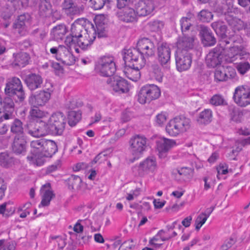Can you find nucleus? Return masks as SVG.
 Returning <instances> with one entry per match:
<instances>
[{
	"mask_svg": "<svg viewBox=\"0 0 250 250\" xmlns=\"http://www.w3.org/2000/svg\"><path fill=\"white\" fill-rule=\"evenodd\" d=\"M5 97L2 99L6 113L4 119H14V103L22 102L25 98V92L20 79L13 77L7 80L4 88Z\"/></svg>",
	"mask_w": 250,
	"mask_h": 250,
	"instance_id": "f257e3e1",
	"label": "nucleus"
},
{
	"mask_svg": "<svg viewBox=\"0 0 250 250\" xmlns=\"http://www.w3.org/2000/svg\"><path fill=\"white\" fill-rule=\"evenodd\" d=\"M30 146L35 156H28L27 159L37 166L43 165L45 158H51L58 151L56 143L45 139L33 140L31 142Z\"/></svg>",
	"mask_w": 250,
	"mask_h": 250,
	"instance_id": "f03ea898",
	"label": "nucleus"
},
{
	"mask_svg": "<svg viewBox=\"0 0 250 250\" xmlns=\"http://www.w3.org/2000/svg\"><path fill=\"white\" fill-rule=\"evenodd\" d=\"M248 53L242 45L233 46L228 50L226 56V62L236 65L237 71L241 74H245L250 69V64L248 62H239L245 60L248 56Z\"/></svg>",
	"mask_w": 250,
	"mask_h": 250,
	"instance_id": "7ed1b4c3",
	"label": "nucleus"
},
{
	"mask_svg": "<svg viewBox=\"0 0 250 250\" xmlns=\"http://www.w3.org/2000/svg\"><path fill=\"white\" fill-rule=\"evenodd\" d=\"M190 122V119L184 116H176L167 125L166 132L171 136H177L189 129Z\"/></svg>",
	"mask_w": 250,
	"mask_h": 250,
	"instance_id": "20e7f679",
	"label": "nucleus"
},
{
	"mask_svg": "<svg viewBox=\"0 0 250 250\" xmlns=\"http://www.w3.org/2000/svg\"><path fill=\"white\" fill-rule=\"evenodd\" d=\"M95 70L101 76H112L116 71L114 58L111 56H106L100 57L96 62Z\"/></svg>",
	"mask_w": 250,
	"mask_h": 250,
	"instance_id": "39448f33",
	"label": "nucleus"
},
{
	"mask_svg": "<svg viewBox=\"0 0 250 250\" xmlns=\"http://www.w3.org/2000/svg\"><path fill=\"white\" fill-rule=\"evenodd\" d=\"M160 95V89L157 85L146 84L140 90L138 94V101L141 104L149 103L158 99Z\"/></svg>",
	"mask_w": 250,
	"mask_h": 250,
	"instance_id": "423d86ee",
	"label": "nucleus"
},
{
	"mask_svg": "<svg viewBox=\"0 0 250 250\" xmlns=\"http://www.w3.org/2000/svg\"><path fill=\"white\" fill-rule=\"evenodd\" d=\"M123 59L125 64L136 65L137 68H143L146 64V60L143 58L138 48L125 50Z\"/></svg>",
	"mask_w": 250,
	"mask_h": 250,
	"instance_id": "0eeeda50",
	"label": "nucleus"
},
{
	"mask_svg": "<svg viewBox=\"0 0 250 250\" xmlns=\"http://www.w3.org/2000/svg\"><path fill=\"white\" fill-rule=\"evenodd\" d=\"M51 128L52 134L61 135L62 134L66 119L63 114L60 112L53 113L48 120Z\"/></svg>",
	"mask_w": 250,
	"mask_h": 250,
	"instance_id": "6e6552de",
	"label": "nucleus"
},
{
	"mask_svg": "<svg viewBox=\"0 0 250 250\" xmlns=\"http://www.w3.org/2000/svg\"><path fill=\"white\" fill-rule=\"evenodd\" d=\"M147 139L143 135H136L129 141L130 151L133 155L138 158L146 147Z\"/></svg>",
	"mask_w": 250,
	"mask_h": 250,
	"instance_id": "1a4fd4ad",
	"label": "nucleus"
},
{
	"mask_svg": "<svg viewBox=\"0 0 250 250\" xmlns=\"http://www.w3.org/2000/svg\"><path fill=\"white\" fill-rule=\"evenodd\" d=\"M175 58L176 67L179 71H185L190 67L192 63V57L189 52L176 51Z\"/></svg>",
	"mask_w": 250,
	"mask_h": 250,
	"instance_id": "9d476101",
	"label": "nucleus"
},
{
	"mask_svg": "<svg viewBox=\"0 0 250 250\" xmlns=\"http://www.w3.org/2000/svg\"><path fill=\"white\" fill-rule=\"evenodd\" d=\"M233 98L239 106L245 107L250 104V88L248 86H238L235 88Z\"/></svg>",
	"mask_w": 250,
	"mask_h": 250,
	"instance_id": "9b49d317",
	"label": "nucleus"
},
{
	"mask_svg": "<svg viewBox=\"0 0 250 250\" xmlns=\"http://www.w3.org/2000/svg\"><path fill=\"white\" fill-rule=\"evenodd\" d=\"M87 25L89 30L82 37L77 38L76 41V44L83 50L88 49L96 38V31L93 24L88 23Z\"/></svg>",
	"mask_w": 250,
	"mask_h": 250,
	"instance_id": "f8f14e48",
	"label": "nucleus"
},
{
	"mask_svg": "<svg viewBox=\"0 0 250 250\" xmlns=\"http://www.w3.org/2000/svg\"><path fill=\"white\" fill-rule=\"evenodd\" d=\"M51 98V92L47 89V90H41L38 92L32 93L30 95L28 102L30 104L35 107L43 106L49 101Z\"/></svg>",
	"mask_w": 250,
	"mask_h": 250,
	"instance_id": "ddd939ff",
	"label": "nucleus"
},
{
	"mask_svg": "<svg viewBox=\"0 0 250 250\" xmlns=\"http://www.w3.org/2000/svg\"><path fill=\"white\" fill-rule=\"evenodd\" d=\"M137 47L146 60L155 55V46L154 43L148 38H144L139 40L137 42Z\"/></svg>",
	"mask_w": 250,
	"mask_h": 250,
	"instance_id": "4468645a",
	"label": "nucleus"
},
{
	"mask_svg": "<svg viewBox=\"0 0 250 250\" xmlns=\"http://www.w3.org/2000/svg\"><path fill=\"white\" fill-rule=\"evenodd\" d=\"M156 167L155 159L153 157H149L141 163L138 166L133 168V171L139 176H143L149 172L153 171Z\"/></svg>",
	"mask_w": 250,
	"mask_h": 250,
	"instance_id": "2eb2a0df",
	"label": "nucleus"
},
{
	"mask_svg": "<svg viewBox=\"0 0 250 250\" xmlns=\"http://www.w3.org/2000/svg\"><path fill=\"white\" fill-rule=\"evenodd\" d=\"M224 48L217 46L212 49L207 55L206 62L208 66L215 67L220 65L222 62V53Z\"/></svg>",
	"mask_w": 250,
	"mask_h": 250,
	"instance_id": "dca6fc26",
	"label": "nucleus"
},
{
	"mask_svg": "<svg viewBox=\"0 0 250 250\" xmlns=\"http://www.w3.org/2000/svg\"><path fill=\"white\" fill-rule=\"evenodd\" d=\"M88 23L91 22L86 21L84 19H79L76 20L71 25L70 30V35L73 36L74 39L82 37V36L84 35L86 32L89 30L87 27Z\"/></svg>",
	"mask_w": 250,
	"mask_h": 250,
	"instance_id": "f3484780",
	"label": "nucleus"
},
{
	"mask_svg": "<svg viewBox=\"0 0 250 250\" xmlns=\"http://www.w3.org/2000/svg\"><path fill=\"white\" fill-rule=\"evenodd\" d=\"M110 85L113 91L119 94L125 93L129 91V84L125 79L121 77L109 79L106 81Z\"/></svg>",
	"mask_w": 250,
	"mask_h": 250,
	"instance_id": "a211bd4d",
	"label": "nucleus"
},
{
	"mask_svg": "<svg viewBox=\"0 0 250 250\" xmlns=\"http://www.w3.org/2000/svg\"><path fill=\"white\" fill-rule=\"evenodd\" d=\"M137 16L145 17L150 14L154 9V5L150 0H140L135 5Z\"/></svg>",
	"mask_w": 250,
	"mask_h": 250,
	"instance_id": "6ab92c4d",
	"label": "nucleus"
},
{
	"mask_svg": "<svg viewBox=\"0 0 250 250\" xmlns=\"http://www.w3.org/2000/svg\"><path fill=\"white\" fill-rule=\"evenodd\" d=\"M26 138L24 135H16L12 144L13 152L17 155H24L27 149Z\"/></svg>",
	"mask_w": 250,
	"mask_h": 250,
	"instance_id": "aec40b11",
	"label": "nucleus"
},
{
	"mask_svg": "<svg viewBox=\"0 0 250 250\" xmlns=\"http://www.w3.org/2000/svg\"><path fill=\"white\" fill-rule=\"evenodd\" d=\"M24 81L28 89L31 91H34L41 88L43 79L39 74L31 73L25 77Z\"/></svg>",
	"mask_w": 250,
	"mask_h": 250,
	"instance_id": "412c9836",
	"label": "nucleus"
},
{
	"mask_svg": "<svg viewBox=\"0 0 250 250\" xmlns=\"http://www.w3.org/2000/svg\"><path fill=\"white\" fill-rule=\"evenodd\" d=\"M116 16L120 20L125 22H133L137 21L136 10L131 7L118 10Z\"/></svg>",
	"mask_w": 250,
	"mask_h": 250,
	"instance_id": "4be33fe9",
	"label": "nucleus"
},
{
	"mask_svg": "<svg viewBox=\"0 0 250 250\" xmlns=\"http://www.w3.org/2000/svg\"><path fill=\"white\" fill-rule=\"evenodd\" d=\"M156 143L157 149L161 157L176 145L175 140L166 138H159L156 141Z\"/></svg>",
	"mask_w": 250,
	"mask_h": 250,
	"instance_id": "5701e85b",
	"label": "nucleus"
},
{
	"mask_svg": "<svg viewBox=\"0 0 250 250\" xmlns=\"http://www.w3.org/2000/svg\"><path fill=\"white\" fill-rule=\"evenodd\" d=\"M158 60L163 66L167 64L170 59L171 51L169 46L166 43H163L157 48Z\"/></svg>",
	"mask_w": 250,
	"mask_h": 250,
	"instance_id": "b1692460",
	"label": "nucleus"
},
{
	"mask_svg": "<svg viewBox=\"0 0 250 250\" xmlns=\"http://www.w3.org/2000/svg\"><path fill=\"white\" fill-rule=\"evenodd\" d=\"M234 0H218L216 11L222 14L235 13Z\"/></svg>",
	"mask_w": 250,
	"mask_h": 250,
	"instance_id": "393cba45",
	"label": "nucleus"
},
{
	"mask_svg": "<svg viewBox=\"0 0 250 250\" xmlns=\"http://www.w3.org/2000/svg\"><path fill=\"white\" fill-rule=\"evenodd\" d=\"M194 37L184 35L180 37L177 42V48L176 51H188L192 49Z\"/></svg>",
	"mask_w": 250,
	"mask_h": 250,
	"instance_id": "a878e982",
	"label": "nucleus"
},
{
	"mask_svg": "<svg viewBox=\"0 0 250 250\" xmlns=\"http://www.w3.org/2000/svg\"><path fill=\"white\" fill-rule=\"evenodd\" d=\"M200 34L202 35V42L205 46H212L216 43L215 38L208 27L201 26Z\"/></svg>",
	"mask_w": 250,
	"mask_h": 250,
	"instance_id": "bb28decb",
	"label": "nucleus"
},
{
	"mask_svg": "<svg viewBox=\"0 0 250 250\" xmlns=\"http://www.w3.org/2000/svg\"><path fill=\"white\" fill-rule=\"evenodd\" d=\"M13 58L14 60L12 62L11 65L14 67H22L28 63L30 57L28 54L26 53L19 52L16 54L14 53L13 54Z\"/></svg>",
	"mask_w": 250,
	"mask_h": 250,
	"instance_id": "cd10ccee",
	"label": "nucleus"
},
{
	"mask_svg": "<svg viewBox=\"0 0 250 250\" xmlns=\"http://www.w3.org/2000/svg\"><path fill=\"white\" fill-rule=\"evenodd\" d=\"M50 184H45L42 186L41 191L43 193L41 205L42 206H48L52 199L55 197L53 192L50 189Z\"/></svg>",
	"mask_w": 250,
	"mask_h": 250,
	"instance_id": "c85d7f7f",
	"label": "nucleus"
},
{
	"mask_svg": "<svg viewBox=\"0 0 250 250\" xmlns=\"http://www.w3.org/2000/svg\"><path fill=\"white\" fill-rule=\"evenodd\" d=\"M128 67L125 68V73L126 76L130 80L136 82L141 77L140 69L142 68H137L136 65H131V64H125Z\"/></svg>",
	"mask_w": 250,
	"mask_h": 250,
	"instance_id": "c756f323",
	"label": "nucleus"
},
{
	"mask_svg": "<svg viewBox=\"0 0 250 250\" xmlns=\"http://www.w3.org/2000/svg\"><path fill=\"white\" fill-rule=\"evenodd\" d=\"M58 60L62 62L67 65H71L74 63L75 59L74 56L70 52L69 49L64 46L61 54H60Z\"/></svg>",
	"mask_w": 250,
	"mask_h": 250,
	"instance_id": "7c9ffc66",
	"label": "nucleus"
},
{
	"mask_svg": "<svg viewBox=\"0 0 250 250\" xmlns=\"http://www.w3.org/2000/svg\"><path fill=\"white\" fill-rule=\"evenodd\" d=\"M177 173L176 174V177L181 182H186L189 181L192 177L193 171L190 168L188 167H181L177 169Z\"/></svg>",
	"mask_w": 250,
	"mask_h": 250,
	"instance_id": "2f4dec72",
	"label": "nucleus"
},
{
	"mask_svg": "<svg viewBox=\"0 0 250 250\" xmlns=\"http://www.w3.org/2000/svg\"><path fill=\"white\" fill-rule=\"evenodd\" d=\"M212 117L211 110L209 109H205L200 113L197 121L201 124H208L211 121Z\"/></svg>",
	"mask_w": 250,
	"mask_h": 250,
	"instance_id": "473e14b6",
	"label": "nucleus"
},
{
	"mask_svg": "<svg viewBox=\"0 0 250 250\" xmlns=\"http://www.w3.org/2000/svg\"><path fill=\"white\" fill-rule=\"evenodd\" d=\"M66 33V28L64 24L58 25L52 30V34L56 40H62Z\"/></svg>",
	"mask_w": 250,
	"mask_h": 250,
	"instance_id": "72a5a7b5",
	"label": "nucleus"
},
{
	"mask_svg": "<svg viewBox=\"0 0 250 250\" xmlns=\"http://www.w3.org/2000/svg\"><path fill=\"white\" fill-rule=\"evenodd\" d=\"M194 19L193 14L188 13L187 16L183 17L180 20L181 28L182 32H186L189 29L191 25V22Z\"/></svg>",
	"mask_w": 250,
	"mask_h": 250,
	"instance_id": "f704fd0d",
	"label": "nucleus"
},
{
	"mask_svg": "<svg viewBox=\"0 0 250 250\" xmlns=\"http://www.w3.org/2000/svg\"><path fill=\"white\" fill-rule=\"evenodd\" d=\"M38 124L40 137L45 136L48 134H52V129L48 121L47 122L41 121Z\"/></svg>",
	"mask_w": 250,
	"mask_h": 250,
	"instance_id": "c9c22d12",
	"label": "nucleus"
},
{
	"mask_svg": "<svg viewBox=\"0 0 250 250\" xmlns=\"http://www.w3.org/2000/svg\"><path fill=\"white\" fill-rule=\"evenodd\" d=\"M11 131L16 135H24L23 128L22 122L19 119H16L12 123L10 127Z\"/></svg>",
	"mask_w": 250,
	"mask_h": 250,
	"instance_id": "e433bc0d",
	"label": "nucleus"
},
{
	"mask_svg": "<svg viewBox=\"0 0 250 250\" xmlns=\"http://www.w3.org/2000/svg\"><path fill=\"white\" fill-rule=\"evenodd\" d=\"M25 130L31 136L35 137H40L38 124L34 123H30L26 125Z\"/></svg>",
	"mask_w": 250,
	"mask_h": 250,
	"instance_id": "4c0bfd02",
	"label": "nucleus"
},
{
	"mask_svg": "<svg viewBox=\"0 0 250 250\" xmlns=\"http://www.w3.org/2000/svg\"><path fill=\"white\" fill-rule=\"evenodd\" d=\"M13 163V159L7 153L0 154V165L5 167H8Z\"/></svg>",
	"mask_w": 250,
	"mask_h": 250,
	"instance_id": "58836bf2",
	"label": "nucleus"
},
{
	"mask_svg": "<svg viewBox=\"0 0 250 250\" xmlns=\"http://www.w3.org/2000/svg\"><path fill=\"white\" fill-rule=\"evenodd\" d=\"M81 119V114L79 112L71 111L68 114V124L71 126H75Z\"/></svg>",
	"mask_w": 250,
	"mask_h": 250,
	"instance_id": "ea45409f",
	"label": "nucleus"
},
{
	"mask_svg": "<svg viewBox=\"0 0 250 250\" xmlns=\"http://www.w3.org/2000/svg\"><path fill=\"white\" fill-rule=\"evenodd\" d=\"M68 181L69 187H71L72 189H77L80 188L82 179L79 176L72 175L68 178Z\"/></svg>",
	"mask_w": 250,
	"mask_h": 250,
	"instance_id": "a19ab883",
	"label": "nucleus"
},
{
	"mask_svg": "<svg viewBox=\"0 0 250 250\" xmlns=\"http://www.w3.org/2000/svg\"><path fill=\"white\" fill-rule=\"evenodd\" d=\"M29 15L27 14L21 15L14 23L13 27L16 29H21L24 27L25 22L29 19Z\"/></svg>",
	"mask_w": 250,
	"mask_h": 250,
	"instance_id": "79ce46f5",
	"label": "nucleus"
},
{
	"mask_svg": "<svg viewBox=\"0 0 250 250\" xmlns=\"http://www.w3.org/2000/svg\"><path fill=\"white\" fill-rule=\"evenodd\" d=\"M99 17L96 18L95 22L96 27V33L98 34V36L99 38L104 37L106 36V34L105 32V27L104 24H102L98 21Z\"/></svg>",
	"mask_w": 250,
	"mask_h": 250,
	"instance_id": "37998d69",
	"label": "nucleus"
},
{
	"mask_svg": "<svg viewBox=\"0 0 250 250\" xmlns=\"http://www.w3.org/2000/svg\"><path fill=\"white\" fill-rule=\"evenodd\" d=\"M213 15L210 12L203 10L198 15V19L202 22H208L212 18Z\"/></svg>",
	"mask_w": 250,
	"mask_h": 250,
	"instance_id": "c03bdc74",
	"label": "nucleus"
},
{
	"mask_svg": "<svg viewBox=\"0 0 250 250\" xmlns=\"http://www.w3.org/2000/svg\"><path fill=\"white\" fill-rule=\"evenodd\" d=\"M210 104L215 106H219L225 104V101L224 98L220 95H213L209 101Z\"/></svg>",
	"mask_w": 250,
	"mask_h": 250,
	"instance_id": "a18cd8bd",
	"label": "nucleus"
},
{
	"mask_svg": "<svg viewBox=\"0 0 250 250\" xmlns=\"http://www.w3.org/2000/svg\"><path fill=\"white\" fill-rule=\"evenodd\" d=\"M214 78L217 81L223 82L226 80V74L225 73L224 67L217 68L214 72Z\"/></svg>",
	"mask_w": 250,
	"mask_h": 250,
	"instance_id": "49530a36",
	"label": "nucleus"
},
{
	"mask_svg": "<svg viewBox=\"0 0 250 250\" xmlns=\"http://www.w3.org/2000/svg\"><path fill=\"white\" fill-rule=\"evenodd\" d=\"M133 4V0H117V8L121 10L127 8H130V6Z\"/></svg>",
	"mask_w": 250,
	"mask_h": 250,
	"instance_id": "de8ad7c7",
	"label": "nucleus"
},
{
	"mask_svg": "<svg viewBox=\"0 0 250 250\" xmlns=\"http://www.w3.org/2000/svg\"><path fill=\"white\" fill-rule=\"evenodd\" d=\"M243 114L237 109L233 108L230 113L231 119L235 122H241Z\"/></svg>",
	"mask_w": 250,
	"mask_h": 250,
	"instance_id": "09e8293b",
	"label": "nucleus"
},
{
	"mask_svg": "<svg viewBox=\"0 0 250 250\" xmlns=\"http://www.w3.org/2000/svg\"><path fill=\"white\" fill-rule=\"evenodd\" d=\"M4 239L0 240V250H15L16 245L13 242L5 243Z\"/></svg>",
	"mask_w": 250,
	"mask_h": 250,
	"instance_id": "8fccbe9b",
	"label": "nucleus"
},
{
	"mask_svg": "<svg viewBox=\"0 0 250 250\" xmlns=\"http://www.w3.org/2000/svg\"><path fill=\"white\" fill-rule=\"evenodd\" d=\"M46 113L38 107L33 108L30 111V116L35 118H42L46 116Z\"/></svg>",
	"mask_w": 250,
	"mask_h": 250,
	"instance_id": "3c124183",
	"label": "nucleus"
},
{
	"mask_svg": "<svg viewBox=\"0 0 250 250\" xmlns=\"http://www.w3.org/2000/svg\"><path fill=\"white\" fill-rule=\"evenodd\" d=\"M234 13H227L225 19L228 24L231 26H235L238 23L239 20L234 16Z\"/></svg>",
	"mask_w": 250,
	"mask_h": 250,
	"instance_id": "603ef678",
	"label": "nucleus"
},
{
	"mask_svg": "<svg viewBox=\"0 0 250 250\" xmlns=\"http://www.w3.org/2000/svg\"><path fill=\"white\" fill-rule=\"evenodd\" d=\"M38 4L40 10L43 12L49 10L51 7L49 0H38Z\"/></svg>",
	"mask_w": 250,
	"mask_h": 250,
	"instance_id": "864d4df0",
	"label": "nucleus"
},
{
	"mask_svg": "<svg viewBox=\"0 0 250 250\" xmlns=\"http://www.w3.org/2000/svg\"><path fill=\"white\" fill-rule=\"evenodd\" d=\"M149 28L152 31H157L160 29L163 26V23L159 21H150L148 23Z\"/></svg>",
	"mask_w": 250,
	"mask_h": 250,
	"instance_id": "5fc2aeb1",
	"label": "nucleus"
},
{
	"mask_svg": "<svg viewBox=\"0 0 250 250\" xmlns=\"http://www.w3.org/2000/svg\"><path fill=\"white\" fill-rule=\"evenodd\" d=\"M52 242L55 244L57 245L58 248L60 249H62L66 245V242L65 240L60 236H56L52 237Z\"/></svg>",
	"mask_w": 250,
	"mask_h": 250,
	"instance_id": "6e6d98bb",
	"label": "nucleus"
},
{
	"mask_svg": "<svg viewBox=\"0 0 250 250\" xmlns=\"http://www.w3.org/2000/svg\"><path fill=\"white\" fill-rule=\"evenodd\" d=\"M204 214H200L196 219L195 221V229L199 230L202 225L206 222L208 219V216L204 217Z\"/></svg>",
	"mask_w": 250,
	"mask_h": 250,
	"instance_id": "4d7b16f0",
	"label": "nucleus"
},
{
	"mask_svg": "<svg viewBox=\"0 0 250 250\" xmlns=\"http://www.w3.org/2000/svg\"><path fill=\"white\" fill-rule=\"evenodd\" d=\"M106 0H90L92 7L95 10H99L103 7Z\"/></svg>",
	"mask_w": 250,
	"mask_h": 250,
	"instance_id": "13d9d810",
	"label": "nucleus"
},
{
	"mask_svg": "<svg viewBox=\"0 0 250 250\" xmlns=\"http://www.w3.org/2000/svg\"><path fill=\"white\" fill-rule=\"evenodd\" d=\"M225 73L226 74V80L229 79H233L236 76V73L235 70L231 67H227L224 68Z\"/></svg>",
	"mask_w": 250,
	"mask_h": 250,
	"instance_id": "bf43d9fd",
	"label": "nucleus"
},
{
	"mask_svg": "<svg viewBox=\"0 0 250 250\" xmlns=\"http://www.w3.org/2000/svg\"><path fill=\"white\" fill-rule=\"evenodd\" d=\"M235 241L232 238L226 240L223 244L221 246V250H228L231 248L235 243Z\"/></svg>",
	"mask_w": 250,
	"mask_h": 250,
	"instance_id": "052dcab7",
	"label": "nucleus"
},
{
	"mask_svg": "<svg viewBox=\"0 0 250 250\" xmlns=\"http://www.w3.org/2000/svg\"><path fill=\"white\" fill-rule=\"evenodd\" d=\"M167 119V116L166 113H161L160 114H158L156 117V122L157 124L159 125H162L164 124Z\"/></svg>",
	"mask_w": 250,
	"mask_h": 250,
	"instance_id": "680f3d73",
	"label": "nucleus"
},
{
	"mask_svg": "<svg viewBox=\"0 0 250 250\" xmlns=\"http://www.w3.org/2000/svg\"><path fill=\"white\" fill-rule=\"evenodd\" d=\"M64 46V45H60L58 47H52L50 49V51L52 54L56 55V56L58 59L59 58L60 54H61Z\"/></svg>",
	"mask_w": 250,
	"mask_h": 250,
	"instance_id": "e2e57ef3",
	"label": "nucleus"
},
{
	"mask_svg": "<svg viewBox=\"0 0 250 250\" xmlns=\"http://www.w3.org/2000/svg\"><path fill=\"white\" fill-rule=\"evenodd\" d=\"M73 2L72 0H64L62 3V7L63 9L65 10H69L73 8Z\"/></svg>",
	"mask_w": 250,
	"mask_h": 250,
	"instance_id": "0e129e2a",
	"label": "nucleus"
},
{
	"mask_svg": "<svg viewBox=\"0 0 250 250\" xmlns=\"http://www.w3.org/2000/svg\"><path fill=\"white\" fill-rule=\"evenodd\" d=\"M226 31L227 26L222 22L218 30L216 31V33L222 38H224L226 36Z\"/></svg>",
	"mask_w": 250,
	"mask_h": 250,
	"instance_id": "69168bd1",
	"label": "nucleus"
},
{
	"mask_svg": "<svg viewBox=\"0 0 250 250\" xmlns=\"http://www.w3.org/2000/svg\"><path fill=\"white\" fill-rule=\"evenodd\" d=\"M218 175L226 174L228 173V167L226 165L220 164L217 168ZM218 175H217V177Z\"/></svg>",
	"mask_w": 250,
	"mask_h": 250,
	"instance_id": "338daca9",
	"label": "nucleus"
},
{
	"mask_svg": "<svg viewBox=\"0 0 250 250\" xmlns=\"http://www.w3.org/2000/svg\"><path fill=\"white\" fill-rule=\"evenodd\" d=\"M132 117V114L128 110L124 111L122 115V120L123 122H126L129 121Z\"/></svg>",
	"mask_w": 250,
	"mask_h": 250,
	"instance_id": "774afa93",
	"label": "nucleus"
}]
</instances>
